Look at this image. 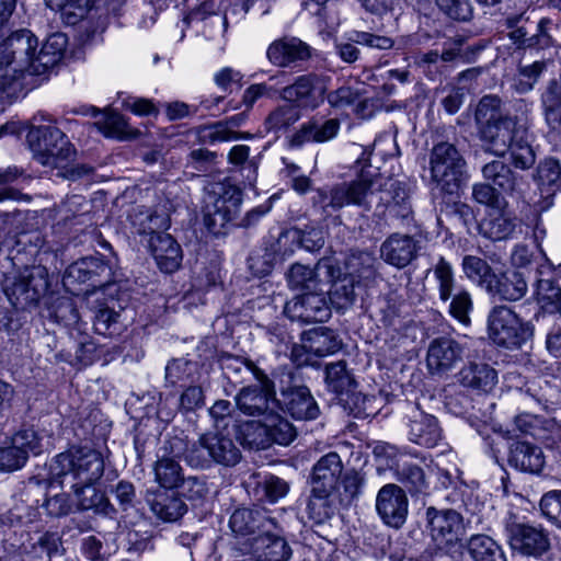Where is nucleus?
I'll list each match as a JSON object with an SVG mask.
<instances>
[{"instance_id": "nucleus-1", "label": "nucleus", "mask_w": 561, "mask_h": 561, "mask_svg": "<svg viewBox=\"0 0 561 561\" xmlns=\"http://www.w3.org/2000/svg\"><path fill=\"white\" fill-rule=\"evenodd\" d=\"M66 43L64 34H53L37 51L38 39L31 31L12 33L0 44V89L5 90L26 73H45L59 62Z\"/></svg>"}, {"instance_id": "nucleus-2", "label": "nucleus", "mask_w": 561, "mask_h": 561, "mask_svg": "<svg viewBox=\"0 0 561 561\" xmlns=\"http://www.w3.org/2000/svg\"><path fill=\"white\" fill-rule=\"evenodd\" d=\"M500 100L484 96L478 104L476 119L488 151L504 156L511 153L516 168L528 169L535 163V153L527 138V130L512 117H502Z\"/></svg>"}, {"instance_id": "nucleus-3", "label": "nucleus", "mask_w": 561, "mask_h": 561, "mask_svg": "<svg viewBox=\"0 0 561 561\" xmlns=\"http://www.w3.org/2000/svg\"><path fill=\"white\" fill-rule=\"evenodd\" d=\"M57 462L69 470L78 483L75 485L79 497V506L82 510H91L100 506L104 500L102 493L98 492L92 483L103 474V460L101 455L92 449H79L69 454H60Z\"/></svg>"}, {"instance_id": "nucleus-4", "label": "nucleus", "mask_w": 561, "mask_h": 561, "mask_svg": "<svg viewBox=\"0 0 561 561\" xmlns=\"http://www.w3.org/2000/svg\"><path fill=\"white\" fill-rule=\"evenodd\" d=\"M138 224L140 226L138 232L148 236V248L159 270L163 273L178 271L183 259L181 247L172 236L158 231L169 228L168 217L157 214H140Z\"/></svg>"}, {"instance_id": "nucleus-5", "label": "nucleus", "mask_w": 561, "mask_h": 561, "mask_svg": "<svg viewBox=\"0 0 561 561\" xmlns=\"http://www.w3.org/2000/svg\"><path fill=\"white\" fill-rule=\"evenodd\" d=\"M31 142L37 139L33 146L34 158L42 165L49 169H58V174L66 175V171L75 157V149L66 135L54 126H39L28 134Z\"/></svg>"}, {"instance_id": "nucleus-6", "label": "nucleus", "mask_w": 561, "mask_h": 561, "mask_svg": "<svg viewBox=\"0 0 561 561\" xmlns=\"http://www.w3.org/2000/svg\"><path fill=\"white\" fill-rule=\"evenodd\" d=\"M240 433L244 444L257 449H264L274 443L287 446L296 437L291 423L272 409L264 412L259 420L242 424Z\"/></svg>"}, {"instance_id": "nucleus-7", "label": "nucleus", "mask_w": 561, "mask_h": 561, "mask_svg": "<svg viewBox=\"0 0 561 561\" xmlns=\"http://www.w3.org/2000/svg\"><path fill=\"white\" fill-rule=\"evenodd\" d=\"M185 459L194 468H208L213 462L233 466L240 459V450L231 438L208 433L187 448Z\"/></svg>"}, {"instance_id": "nucleus-8", "label": "nucleus", "mask_w": 561, "mask_h": 561, "mask_svg": "<svg viewBox=\"0 0 561 561\" xmlns=\"http://www.w3.org/2000/svg\"><path fill=\"white\" fill-rule=\"evenodd\" d=\"M381 182L380 174L371 167H367L356 180L340 184L331 191L330 205L334 208L356 205L367 209L381 187Z\"/></svg>"}, {"instance_id": "nucleus-9", "label": "nucleus", "mask_w": 561, "mask_h": 561, "mask_svg": "<svg viewBox=\"0 0 561 561\" xmlns=\"http://www.w3.org/2000/svg\"><path fill=\"white\" fill-rule=\"evenodd\" d=\"M465 160L457 148L449 142H439L432 149L430 169L432 180L447 193H454L460 185Z\"/></svg>"}, {"instance_id": "nucleus-10", "label": "nucleus", "mask_w": 561, "mask_h": 561, "mask_svg": "<svg viewBox=\"0 0 561 561\" xmlns=\"http://www.w3.org/2000/svg\"><path fill=\"white\" fill-rule=\"evenodd\" d=\"M489 337L499 346H520L530 335L529 327L505 306L494 307L488 318Z\"/></svg>"}, {"instance_id": "nucleus-11", "label": "nucleus", "mask_w": 561, "mask_h": 561, "mask_svg": "<svg viewBox=\"0 0 561 561\" xmlns=\"http://www.w3.org/2000/svg\"><path fill=\"white\" fill-rule=\"evenodd\" d=\"M341 346L333 331L318 327L305 331L299 344L291 350V359L298 366L313 365L316 357L328 356L335 353Z\"/></svg>"}, {"instance_id": "nucleus-12", "label": "nucleus", "mask_w": 561, "mask_h": 561, "mask_svg": "<svg viewBox=\"0 0 561 561\" xmlns=\"http://www.w3.org/2000/svg\"><path fill=\"white\" fill-rule=\"evenodd\" d=\"M48 287L47 271L43 266L26 267L18 276L8 278L4 293L10 302L18 307L37 300Z\"/></svg>"}, {"instance_id": "nucleus-13", "label": "nucleus", "mask_w": 561, "mask_h": 561, "mask_svg": "<svg viewBox=\"0 0 561 561\" xmlns=\"http://www.w3.org/2000/svg\"><path fill=\"white\" fill-rule=\"evenodd\" d=\"M242 203L241 191L231 184H222L219 192L208 197L204 221L213 232L224 228L239 211Z\"/></svg>"}, {"instance_id": "nucleus-14", "label": "nucleus", "mask_w": 561, "mask_h": 561, "mask_svg": "<svg viewBox=\"0 0 561 561\" xmlns=\"http://www.w3.org/2000/svg\"><path fill=\"white\" fill-rule=\"evenodd\" d=\"M44 436L33 428L19 431L12 437V445L0 448V471H14L22 468L28 455H39L44 449Z\"/></svg>"}, {"instance_id": "nucleus-15", "label": "nucleus", "mask_w": 561, "mask_h": 561, "mask_svg": "<svg viewBox=\"0 0 561 561\" xmlns=\"http://www.w3.org/2000/svg\"><path fill=\"white\" fill-rule=\"evenodd\" d=\"M371 263L373 257L369 253L360 252L358 255L354 254L347 261L350 273L343 275L342 277L340 268L335 265L336 272L334 273L332 280L329 282V284H331L329 289L330 301L335 309L343 310L353 305L355 300L354 274L362 272L359 268H357V266L360 264L363 270L366 271L371 267Z\"/></svg>"}, {"instance_id": "nucleus-16", "label": "nucleus", "mask_w": 561, "mask_h": 561, "mask_svg": "<svg viewBox=\"0 0 561 561\" xmlns=\"http://www.w3.org/2000/svg\"><path fill=\"white\" fill-rule=\"evenodd\" d=\"M325 288L302 293L285 305L284 312L293 321L323 322L331 316Z\"/></svg>"}, {"instance_id": "nucleus-17", "label": "nucleus", "mask_w": 561, "mask_h": 561, "mask_svg": "<svg viewBox=\"0 0 561 561\" xmlns=\"http://www.w3.org/2000/svg\"><path fill=\"white\" fill-rule=\"evenodd\" d=\"M335 272V262L329 257L320 260L314 268L302 264H294L287 274V282L291 289L307 293L325 288L334 277Z\"/></svg>"}, {"instance_id": "nucleus-18", "label": "nucleus", "mask_w": 561, "mask_h": 561, "mask_svg": "<svg viewBox=\"0 0 561 561\" xmlns=\"http://www.w3.org/2000/svg\"><path fill=\"white\" fill-rule=\"evenodd\" d=\"M430 531L433 540L439 547L458 543L465 535L462 516L454 510H427Z\"/></svg>"}, {"instance_id": "nucleus-19", "label": "nucleus", "mask_w": 561, "mask_h": 561, "mask_svg": "<svg viewBox=\"0 0 561 561\" xmlns=\"http://www.w3.org/2000/svg\"><path fill=\"white\" fill-rule=\"evenodd\" d=\"M409 501L397 484L383 485L376 496V510L382 522L391 527H401L408 516Z\"/></svg>"}, {"instance_id": "nucleus-20", "label": "nucleus", "mask_w": 561, "mask_h": 561, "mask_svg": "<svg viewBox=\"0 0 561 561\" xmlns=\"http://www.w3.org/2000/svg\"><path fill=\"white\" fill-rule=\"evenodd\" d=\"M327 92L325 81L317 76H301L295 83L282 90V98L296 103L297 107L314 110L324 101Z\"/></svg>"}, {"instance_id": "nucleus-21", "label": "nucleus", "mask_w": 561, "mask_h": 561, "mask_svg": "<svg viewBox=\"0 0 561 561\" xmlns=\"http://www.w3.org/2000/svg\"><path fill=\"white\" fill-rule=\"evenodd\" d=\"M507 539L513 550L525 556L539 557L550 547L549 537L542 528L525 524L511 525Z\"/></svg>"}, {"instance_id": "nucleus-22", "label": "nucleus", "mask_w": 561, "mask_h": 561, "mask_svg": "<svg viewBox=\"0 0 561 561\" xmlns=\"http://www.w3.org/2000/svg\"><path fill=\"white\" fill-rule=\"evenodd\" d=\"M250 554L255 561H288L291 549L274 525L250 540Z\"/></svg>"}, {"instance_id": "nucleus-23", "label": "nucleus", "mask_w": 561, "mask_h": 561, "mask_svg": "<svg viewBox=\"0 0 561 561\" xmlns=\"http://www.w3.org/2000/svg\"><path fill=\"white\" fill-rule=\"evenodd\" d=\"M462 356V347L447 337L435 339L430 343L426 365L431 373L443 374L451 369Z\"/></svg>"}, {"instance_id": "nucleus-24", "label": "nucleus", "mask_w": 561, "mask_h": 561, "mask_svg": "<svg viewBox=\"0 0 561 561\" xmlns=\"http://www.w3.org/2000/svg\"><path fill=\"white\" fill-rule=\"evenodd\" d=\"M416 255V242L407 234L393 233L388 237L380 248V256L388 264L403 268Z\"/></svg>"}, {"instance_id": "nucleus-25", "label": "nucleus", "mask_w": 561, "mask_h": 561, "mask_svg": "<svg viewBox=\"0 0 561 561\" xmlns=\"http://www.w3.org/2000/svg\"><path fill=\"white\" fill-rule=\"evenodd\" d=\"M516 225V217L507 208V204H504L489 209L486 218L481 222L480 228L486 238L504 240L513 234Z\"/></svg>"}, {"instance_id": "nucleus-26", "label": "nucleus", "mask_w": 561, "mask_h": 561, "mask_svg": "<svg viewBox=\"0 0 561 561\" xmlns=\"http://www.w3.org/2000/svg\"><path fill=\"white\" fill-rule=\"evenodd\" d=\"M342 468L341 458L336 453L323 456L313 467L312 488L314 492H332Z\"/></svg>"}, {"instance_id": "nucleus-27", "label": "nucleus", "mask_w": 561, "mask_h": 561, "mask_svg": "<svg viewBox=\"0 0 561 561\" xmlns=\"http://www.w3.org/2000/svg\"><path fill=\"white\" fill-rule=\"evenodd\" d=\"M309 56V46L295 37L276 41L272 43L267 49L270 61L279 67L288 66L297 60L307 59Z\"/></svg>"}, {"instance_id": "nucleus-28", "label": "nucleus", "mask_w": 561, "mask_h": 561, "mask_svg": "<svg viewBox=\"0 0 561 561\" xmlns=\"http://www.w3.org/2000/svg\"><path fill=\"white\" fill-rule=\"evenodd\" d=\"M411 442L427 448L435 447L442 438V432L433 415L415 412L409 428Z\"/></svg>"}, {"instance_id": "nucleus-29", "label": "nucleus", "mask_w": 561, "mask_h": 561, "mask_svg": "<svg viewBox=\"0 0 561 561\" xmlns=\"http://www.w3.org/2000/svg\"><path fill=\"white\" fill-rule=\"evenodd\" d=\"M283 404L287 412L297 420H313L319 414V408L306 387L294 388L282 393Z\"/></svg>"}, {"instance_id": "nucleus-30", "label": "nucleus", "mask_w": 561, "mask_h": 561, "mask_svg": "<svg viewBox=\"0 0 561 561\" xmlns=\"http://www.w3.org/2000/svg\"><path fill=\"white\" fill-rule=\"evenodd\" d=\"M510 463L522 471L539 473L546 465V457L540 447L517 442L511 448Z\"/></svg>"}, {"instance_id": "nucleus-31", "label": "nucleus", "mask_w": 561, "mask_h": 561, "mask_svg": "<svg viewBox=\"0 0 561 561\" xmlns=\"http://www.w3.org/2000/svg\"><path fill=\"white\" fill-rule=\"evenodd\" d=\"M273 393L267 383L260 387H248L240 391L237 397L239 409L249 414L263 415L271 410L270 404H274Z\"/></svg>"}, {"instance_id": "nucleus-32", "label": "nucleus", "mask_w": 561, "mask_h": 561, "mask_svg": "<svg viewBox=\"0 0 561 561\" xmlns=\"http://www.w3.org/2000/svg\"><path fill=\"white\" fill-rule=\"evenodd\" d=\"M230 528L239 536L252 535L256 529L262 531L264 528L273 526L271 519H268L262 512L250 508L236 510L230 517Z\"/></svg>"}, {"instance_id": "nucleus-33", "label": "nucleus", "mask_w": 561, "mask_h": 561, "mask_svg": "<svg viewBox=\"0 0 561 561\" xmlns=\"http://www.w3.org/2000/svg\"><path fill=\"white\" fill-rule=\"evenodd\" d=\"M459 380L465 387L488 392L495 386L497 374L486 364H470L460 370Z\"/></svg>"}, {"instance_id": "nucleus-34", "label": "nucleus", "mask_w": 561, "mask_h": 561, "mask_svg": "<svg viewBox=\"0 0 561 561\" xmlns=\"http://www.w3.org/2000/svg\"><path fill=\"white\" fill-rule=\"evenodd\" d=\"M492 285L493 286L489 288L488 291L504 300H518L527 290L525 278L517 272L504 274L501 277L495 275V282H493Z\"/></svg>"}, {"instance_id": "nucleus-35", "label": "nucleus", "mask_w": 561, "mask_h": 561, "mask_svg": "<svg viewBox=\"0 0 561 561\" xmlns=\"http://www.w3.org/2000/svg\"><path fill=\"white\" fill-rule=\"evenodd\" d=\"M148 501L153 514L164 522H175L183 516L186 511V506L182 500L172 494L157 493Z\"/></svg>"}, {"instance_id": "nucleus-36", "label": "nucleus", "mask_w": 561, "mask_h": 561, "mask_svg": "<svg viewBox=\"0 0 561 561\" xmlns=\"http://www.w3.org/2000/svg\"><path fill=\"white\" fill-rule=\"evenodd\" d=\"M468 550L474 561H506L502 548L486 535H474L469 539Z\"/></svg>"}, {"instance_id": "nucleus-37", "label": "nucleus", "mask_w": 561, "mask_h": 561, "mask_svg": "<svg viewBox=\"0 0 561 561\" xmlns=\"http://www.w3.org/2000/svg\"><path fill=\"white\" fill-rule=\"evenodd\" d=\"M557 285L550 279H539L536 288V297L540 307L547 311H560L561 313V265L557 273Z\"/></svg>"}, {"instance_id": "nucleus-38", "label": "nucleus", "mask_w": 561, "mask_h": 561, "mask_svg": "<svg viewBox=\"0 0 561 561\" xmlns=\"http://www.w3.org/2000/svg\"><path fill=\"white\" fill-rule=\"evenodd\" d=\"M95 125L105 137L128 139L136 135L125 117L112 111H106Z\"/></svg>"}, {"instance_id": "nucleus-39", "label": "nucleus", "mask_w": 561, "mask_h": 561, "mask_svg": "<svg viewBox=\"0 0 561 561\" xmlns=\"http://www.w3.org/2000/svg\"><path fill=\"white\" fill-rule=\"evenodd\" d=\"M462 271L470 280L485 287L486 290L495 282V275L491 272L488 263L481 257L473 255L465 256L462 260Z\"/></svg>"}, {"instance_id": "nucleus-40", "label": "nucleus", "mask_w": 561, "mask_h": 561, "mask_svg": "<svg viewBox=\"0 0 561 561\" xmlns=\"http://www.w3.org/2000/svg\"><path fill=\"white\" fill-rule=\"evenodd\" d=\"M340 123L331 118L323 123L310 122L300 129V137L306 141L324 142L337 135Z\"/></svg>"}, {"instance_id": "nucleus-41", "label": "nucleus", "mask_w": 561, "mask_h": 561, "mask_svg": "<svg viewBox=\"0 0 561 561\" xmlns=\"http://www.w3.org/2000/svg\"><path fill=\"white\" fill-rule=\"evenodd\" d=\"M47 5L59 11L68 24H76L92 5V0H46Z\"/></svg>"}, {"instance_id": "nucleus-42", "label": "nucleus", "mask_w": 561, "mask_h": 561, "mask_svg": "<svg viewBox=\"0 0 561 561\" xmlns=\"http://www.w3.org/2000/svg\"><path fill=\"white\" fill-rule=\"evenodd\" d=\"M156 481L164 489L176 488L183 481L182 468L172 458H161L154 466Z\"/></svg>"}, {"instance_id": "nucleus-43", "label": "nucleus", "mask_w": 561, "mask_h": 561, "mask_svg": "<svg viewBox=\"0 0 561 561\" xmlns=\"http://www.w3.org/2000/svg\"><path fill=\"white\" fill-rule=\"evenodd\" d=\"M230 124L233 126H239L240 119L232 117L229 123H217L213 126L204 127L202 129L201 137L204 141L209 144L237 140L240 138V134L233 130Z\"/></svg>"}, {"instance_id": "nucleus-44", "label": "nucleus", "mask_w": 561, "mask_h": 561, "mask_svg": "<svg viewBox=\"0 0 561 561\" xmlns=\"http://www.w3.org/2000/svg\"><path fill=\"white\" fill-rule=\"evenodd\" d=\"M332 492H314L308 503L309 517L317 524H321L329 519L333 513V506L330 500Z\"/></svg>"}, {"instance_id": "nucleus-45", "label": "nucleus", "mask_w": 561, "mask_h": 561, "mask_svg": "<svg viewBox=\"0 0 561 561\" xmlns=\"http://www.w3.org/2000/svg\"><path fill=\"white\" fill-rule=\"evenodd\" d=\"M434 276L438 283L440 300L448 301L455 291V277L451 265L444 257H439L435 265Z\"/></svg>"}, {"instance_id": "nucleus-46", "label": "nucleus", "mask_w": 561, "mask_h": 561, "mask_svg": "<svg viewBox=\"0 0 561 561\" xmlns=\"http://www.w3.org/2000/svg\"><path fill=\"white\" fill-rule=\"evenodd\" d=\"M325 380L328 387L336 393L348 391L353 386V378L343 362L333 363L327 366Z\"/></svg>"}, {"instance_id": "nucleus-47", "label": "nucleus", "mask_w": 561, "mask_h": 561, "mask_svg": "<svg viewBox=\"0 0 561 561\" xmlns=\"http://www.w3.org/2000/svg\"><path fill=\"white\" fill-rule=\"evenodd\" d=\"M482 172L486 180L492 181L501 190L511 191L514 188L512 173L502 161L494 160L485 164Z\"/></svg>"}, {"instance_id": "nucleus-48", "label": "nucleus", "mask_w": 561, "mask_h": 561, "mask_svg": "<svg viewBox=\"0 0 561 561\" xmlns=\"http://www.w3.org/2000/svg\"><path fill=\"white\" fill-rule=\"evenodd\" d=\"M449 304V313L463 325L470 323L469 312L472 309V299L470 294L462 288L453 293Z\"/></svg>"}, {"instance_id": "nucleus-49", "label": "nucleus", "mask_w": 561, "mask_h": 561, "mask_svg": "<svg viewBox=\"0 0 561 561\" xmlns=\"http://www.w3.org/2000/svg\"><path fill=\"white\" fill-rule=\"evenodd\" d=\"M545 68L546 64L543 61H535L530 66L522 67L515 85L516 90L520 93L530 91Z\"/></svg>"}, {"instance_id": "nucleus-50", "label": "nucleus", "mask_w": 561, "mask_h": 561, "mask_svg": "<svg viewBox=\"0 0 561 561\" xmlns=\"http://www.w3.org/2000/svg\"><path fill=\"white\" fill-rule=\"evenodd\" d=\"M300 117L299 110L296 105H284L270 114L267 124L272 129H280L296 123Z\"/></svg>"}, {"instance_id": "nucleus-51", "label": "nucleus", "mask_w": 561, "mask_h": 561, "mask_svg": "<svg viewBox=\"0 0 561 561\" xmlns=\"http://www.w3.org/2000/svg\"><path fill=\"white\" fill-rule=\"evenodd\" d=\"M542 514L561 528V491H550L540 500Z\"/></svg>"}, {"instance_id": "nucleus-52", "label": "nucleus", "mask_w": 561, "mask_h": 561, "mask_svg": "<svg viewBox=\"0 0 561 561\" xmlns=\"http://www.w3.org/2000/svg\"><path fill=\"white\" fill-rule=\"evenodd\" d=\"M118 313L108 308H102L95 314L94 331L104 336H111L116 332Z\"/></svg>"}, {"instance_id": "nucleus-53", "label": "nucleus", "mask_w": 561, "mask_h": 561, "mask_svg": "<svg viewBox=\"0 0 561 561\" xmlns=\"http://www.w3.org/2000/svg\"><path fill=\"white\" fill-rule=\"evenodd\" d=\"M436 2L454 20L466 21L471 16L469 0H436Z\"/></svg>"}, {"instance_id": "nucleus-54", "label": "nucleus", "mask_w": 561, "mask_h": 561, "mask_svg": "<svg viewBox=\"0 0 561 561\" xmlns=\"http://www.w3.org/2000/svg\"><path fill=\"white\" fill-rule=\"evenodd\" d=\"M561 174V168L558 161L553 159H548L542 162L538 168V182L541 186H552L554 185Z\"/></svg>"}, {"instance_id": "nucleus-55", "label": "nucleus", "mask_w": 561, "mask_h": 561, "mask_svg": "<svg viewBox=\"0 0 561 561\" xmlns=\"http://www.w3.org/2000/svg\"><path fill=\"white\" fill-rule=\"evenodd\" d=\"M351 39L357 44L378 49H390L393 45V41L390 37L367 32H354Z\"/></svg>"}, {"instance_id": "nucleus-56", "label": "nucleus", "mask_w": 561, "mask_h": 561, "mask_svg": "<svg viewBox=\"0 0 561 561\" xmlns=\"http://www.w3.org/2000/svg\"><path fill=\"white\" fill-rule=\"evenodd\" d=\"M473 197L474 199L488 206V210L497 205L506 204L503 199L499 197L495 192V188L490 186L489 184H477L473 186Z\"/></svg>"}, {"instance_id": "nucleus-57", "label": "nucleus", "mask_w": 561, "mask_h": 561, "mask_svg": "<svg viewBox=\"0 0 561 561\" xmlns=\"http://www.w3.org/2000/svg\"><path fill=\"white\" fill-rule=\"evenodd\" d=\"M183 482L184 495L194 502L204 500L209 494V488L205 480L199 478H188Z\"/></svg>"}, {"instance_id": "nucleus-58", "label": "nucleus", "mask_w": 561, "mask_h": 561, "mask_svg": "<svg viewBox=\"0 0 561 561\" xmlns=\"http://www.w3.org/2000/svg\"><path fill=\"white\" fill-rule=\"evenodd\" d=\"M357 99L358 94L350 87H341L328 95L330 105L336 108H344L353 105Z\"/></svg>"}, {"instance_id": "nucleus-59", "label": "nucleus", "mask_w": 561, "mask_h": 561, "mask_svg": "<svg viewBox=\"0 0 561 561\" xmlns=\"http://www.w3.org/2000/svg\"><path fill=\"white\" fill-rule=\"evenodd\" d=\"M374 454L387 468L399 470L398 450L394 446L386 443L377 444Z\"/></svg>"}, {"instance_id": "nucleus-60", "label": "nucleus", "mask_w": 561, "mask_h": 561, "mask_svg": "<svg viewBox=\"0 0 561 561\" xmlns=\"http://www.w3.org/2000/svg\"><path fill=\"white\" fill-rule=\"evenodd\" d=\"M123 107L139 116L157 113L154 104L148 99L127 98L123 101Z\"/></svg>"}, {"instance_id": "nucleus-61", "label": "nucleus", "mask_w": 561, "mask_h": 561, "mask_svg": "<svg viewBox=\"0 0 561 561\" xmlns=\"http://www.w3.org/2000/svg\"><path fill=\"white\" fill-rule=\"evenodd\" d=\"M275 92L273 85H268L267 83H257L250 85L243 94V103L247 107H251L255 101L262 96H272Z\"/></svg>"}, {"instance_id": "nucleus-62", "label": "nucleus", "mask_w": 561, "mask_h": 561, "mask_svg": "<svg viewBox=\"0 0 561 561\" xmlns=\"http://www.w3.org/2000/svg\"><path fill=\"white\" fill-rule=\"evenodd\" d=\"M301 245L308 251H314L323 247L324 233L321 229L311 228L299 236Z\"/></svg>"}, {"instance_id": "nucleus-63", "label": "nucleus", "mask_w": 561, "mask_h": 561, "mask_svg": "<svg viewBox=\"0 0 561 561\" xmlns=\"http://www.w3.org/2000/svg\"><path fill=\"white\" fill-rule=\"evenodd\" d=\"M264 485L266 496L272 502H276L278 499L285 496L288 492V484L277 477H270L266 479Z\"/></svg>"}, {"instance_id": "nucleus-64", "label": "nucleus", "mask_w": 561, "mask_h": 561, "mask_svg": "<svg viewBox=\"0 0 561 561\" xmlns=\"http://www.w3.org/2000/svg\"><path fill=\"white\" fill-rule=\"evenodd\" d=\"M204 396L201 387H188L181 396V405L186 410H193L203 404Z\"/></svg>"}]
</instances>
